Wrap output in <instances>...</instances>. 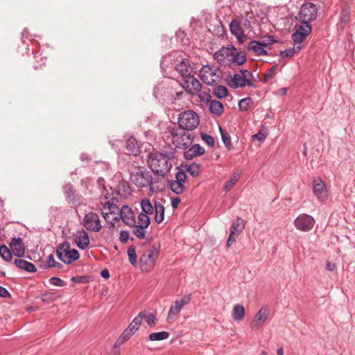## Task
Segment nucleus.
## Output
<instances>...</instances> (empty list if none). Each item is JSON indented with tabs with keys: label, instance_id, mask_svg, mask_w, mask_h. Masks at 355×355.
<instances>
[{
	"label": "nucleus",
	"instance_id": "obj_1",
	"mask_svg": "<svg viewBox=\"0 0 355 355\" xmlns=\"http://www.w3.org/2000/svg\"><path fill=\"white\" fill-rule=\"evenodd\" d=\"M175 158V149L164 146L161 152L148 154V166L156 175L164 178L171 169V162Z\"/></svg>",
	"mask_w": 355,
	"mask_h": 355
},
{
	"label": "nucleus",
	"instance_id": "obj_2",
	"mask_svg": "<svg viewBox=\"0 0 355 355\" xmlns=\"http://www.w3.org/2000/svg\"><path fill=\"white\" fill-rule=\"evenodd\" d=\"M201 80L207 85L215 86L214 94L222 99V70L211 65H204L200 71Z\"/></svg>",
	"mask_w": 355,
	"mask_h": 355
},
{
	"label": "nucleus",
	"instance_id": "obj_3",
	"mask_svg": "<svg viewBox=\"0 0 355 355\" xmlns=\"http://www.w3.org/2000/svg\"><path fill=\"white\" fill-rule=\"evenodd\" d=\"M130 180L138 188L147 187L153 183L151 173L145 167L138 165H131L130 168Z\"/></svg>",
	"mask_w": 355,
	"mask_h": 355
},
{
	"label": "nucleus",
	"instance_id": "obj_4",
	"mask_svg": "<svg viewBox=\"0 0 355 355\" xmlns=\"http://www.w3.org/2000/svg\"><path fill=\"white\" fill-rule=\"evenodd\" d=\"M168 131L172 137V142L178 148L186 149L194 139V135L191 131H187L176 126H170Z\"/></svg>",
	"mask_w": 355,
	"mask_h": 355
},
{
	"label": "nucleus",
	"instance_id": "obj_5",
	"mask_svg": "<svg viewBox=\"0 0 355 355\" xmlns=\"http://www.w3.org/2000/svg\"><path fill=\"white\" fill-rule=\"evenodd\" d=\"M178 128L187 131H192L200 124L199 116L191 110L183 111L178 115Z\"/></svg>",
	"mask_w": 355,
	"mask_h": 355
},
{
	"label": "nucleus",
	"instance_id": "obj_6",
	"mask_svg": "<svg viewBox=\"0 0 355 355\" xmlns=\"http://www.w3.org/2000/svg\"><path fill=\"white\" fill-rule=\"evenodd\" d=\"M58 258L64 263L69 264L78 259L79 252L76 249H71L68 242L60 244L56 249Z\"/></svg>",
	"mask_w": 355,
	"mask_h": 355
},
{
	"label": "nucleus",
	"instance_id": "obj_7",
	"mask_svg": "<svg viewBox=\"0 0 355 355\" xmlns=\"http://www.w3.org/2000/svg\"><path fill=\"white\" fill-rule=\"evenodd\" d=\"M225 49V59L228 63L227 65L231 67L232 64H236V65H242L247 60V56L245 53L238 51L237 49L230 45L227 47H223V51Z\"/></svg>",
	"mask_w": 355,
	"mask_h": 355
},
{
	"label": "nucleus",
	"instance_id": "obj_8",
	"mask_svg": "<svg viewBox=\"0 0 355 355\" xmlns=\"http://www.w3.org/2000/svg\"><path fill=\"white\" fill-rule=\"evenodd\" d=\"M318 15V8L316 6L310 2L304 3L300 10L299 19L301 22L310 23L316 19Z\"/></svg>",
	"mask_w": 355,
	"mask_h": 355
},
{
	"label": "nucleus",
	"instance_id": "obj_9",
	"mask_svg": "<svg viewBox=\"0 0 355 355\" xmlns=\"http://www.w3.org/2000/svg\"><path fill=\"white\" fill-rule=\"evenodd\" d=\"M158 252L154 247L146 250L141 256L139 264L143 271H148L153 266L157 257Z\"/></svg>",
	"mask_w": 355,
	"mask_h": 355
},
{
	"label": "nucleus",
	"instance_id": "obj_10",
	"mask_svg": "<svg viewBox=\"0 0 355 355\" xmlns=\"http://www.w3.org/2000/svg\"><path fill=\"white\" fill-rule=\"evenodd\" d=\"M65 199L72 207H79L82 204V197L76 192V190L71 183H67L63 187Z\"/></svg>",
	"mask_w": 355,
	"mask_h": 355
},
{
	"label": "nucleus",
	"instance_id": "obj_11",
	"mask_svg": "<svg viewBox=\"0 0 355 355\" xmlns=\"http://www.w3.org/2000/svg\"><path fill=\"white\" fill-rule=\"evenodd\" d=\"M83 220L84 227L89 231L98 232L102 228L100 218L94 212L85 214Z\"/></svg>",
	"mask_w": 355,
	"mask_h": 355
},
{
	"label": "nucleus",
	"instance_id": "obj_12",
	"mask_svg": "<svg viewBox=\"0 0 355 355\" xmlns=\"http://www.w3.org/2000/svg\"><path fill=\"white\" fill-rule=\"evenodd\" d=\"M187 178V176L184 171H179L175 173V180L169 181L168 185L173 193L180 195L185 189L184 183Z\"/></svg>",
	"mask_w": 355,
	"mask_h": 355
},
{
	"label": "nucleus",
	"instance_id": "obj_13",
	"mask_svg": "<svg viewBox=\"0 0 355 355\" xmlns=\"http://www.w3.org/2000/svg\"><path fill=\"white\" fill-rule=\"evenodd\" d=\"M270 308L268 306L261 307L252 320L250 324L251 329L254 331L261 329L268 320Z\"/></svg>",
	"mask_w": 355,
	"mask_h": 355
},
{
	"label": "nucleus",
	"instance_id": "obj_14",
	"mask_svg": "<svg viewBox=\"0 0 355 355\" xmlns=\"http://www.w3.org/2000/svg\"><path fill=\"white\" fill-rule=\"evenodd\" d=\"M245 223L242 218L237 217L232 223L230 229V235L227 241V247H230L236 239L242 232Z\"/></svg>",
	"mask_w": 355,
	"mask_h": 355
},
{
	"label": "nucleus",
	"instance_id": "obj_15",
	"mask_svg": "<svg viewBox=\"0 0 355 355\" xmlns=\"http://www.w3.org/2000/svg\"><path fill=\"white\" fill-rule=\"evenodd\" d=\"M315 224L314 218L310 215L302 214L294 220L295 227L302 232L310 231Z\"/></svg>",
	"mask_w": 355,
	"mask_h": 355
},
{
	"label": "nucleus",
	"instance_id": "obj_16",
	"mask_svg": "<svg viewBox=\"0 0 355 355\" xmlns=\"http://www.w3.org/2000/svg\"><path fill=\"white\" fill-rule=\"evenodd\" d=\"M182 87L190 94H196L200 92L201 89V83L194 77V74L183 80Z\"/></svg>",
	"mask_w": 355,
	"mask_h": 355
},
{
	"label": "nucleus",
	"instance_id": "obj_17",
	"mask_svg": "<svg viewBox=\"0 0 355 355\" xmlns=\"http://www.w3.org/2000/svg\"><path fill=\"white\" fill-rule=\"evenodd\" d=\"M175 71L181 76L183 80L195 74L193 67L189 60H182L175 65Z\"/></svg>",
	"mask_w": 355,
	"mask_h": 355
},
{
	"label": "nucleus",
	"instance_id": "obj_18",
	"mask_svg": "<svg viewBox=\"0 0 355 355\" xmlns=\"http://www.w3.org/2000/svg\"><path fill=\"white\" fill-rule=\"evenodd\" d=\"M230 30L231 33L236 37L240 44L244 43L246 40V35L241 27V24L236 19H233L230 23Z\"/></svg>",
	"mask_w": 355,
	"mask_h": 355
},
{
	"label": "nucleus",
	"instance_id": "obj_19",
	"mask_svg": "<svg viewBox=\"0 0 355 355\" xmlns=\"http://www.w3.org/2000/svg\"><path fill=\"white\" fill-rule=\"evenodd\" d=\"M120 218L128 226L135 225L136 219L131 208L127 205H123L120 210Z\"/></svg>",
	"mask_w": 355,
	"mask_h": 355
},
{
	"label": "nucleus",
	"instance_id": "obj_20",
	"mask_svg": "<svg viewBox=\"0 0 355 355\" xmlns=\"http://www.w3.org/2000/svg\"><path fill=\"white\" fill-rule=\"evenodd\" d=\"M74 237L75 242L80 249L85 250L89 245V234L84 230L78 231L74 235Z\"/></svg>",
	"mask_w": 355,
	"mask_h": 355
},
{
	"label": "nucleus",
	"instance_id": "obj_21",
	"mask_svg": "<svg viewBox=\"0 0 355 355\" xmlns=\"http://www.w3.org/2000/svg\"><path fill=\"white\" fill-rule=\"evenodd\" d=\"M313 190L318 199L325 198L327 196V189L324 183L320 178L313 180Z\"/></svg>",
	"mask_w": 355,
	"mask_h": 355
},
{
	"label": "nucleus",
	"instance_id": "obj_22",
	"mask_svg": "<svg viewBox=\"0 0 355 355\" xmlns=\"http://www.w3.org/2000/svg\"><path fill=\"white\" fill-rule=\"evenodd\" d=\"M10 247L15 256L21 257L24 254L25 248L21 238H13L10 243Z\"/></svg>",
	"mask_w": 355,
	"mask_h": 355
},
{
	"label": "nucleus",
	"instance_id": "obj_23",
	"mask_svg": "<svg viewBox=\"0 0 355 355\" xmlns=\"http://www.w3.org/2000/svg\"><path fill=\"white\" fill-rule=\"evenodd\" d=\"M350 21L351 10L348 6L345 5L342 7L338 26L341 28H344L347 25L349 24Z\"/></svg>",
	"mask_w": 355,
	"mask_h": 355
},
{
	"label": "nucleus",
	"instance_id": "obj_24",
	"mask_svg": "<svg viewBox=\"0 0 355 355\" xmlns=\"http://www.w3.org/2000/svg\"><path fill=\"white\" fill-rule=\"evenodd\" d=\"M205 153V149L200 144H194L184 153V157L191 160L193 157L200 156Z\"/></svg>",
	"mask_w": 355,
	"mask_h": 355
},
{
	"label": "nucleus",
	"instance_id": "obj_25",
	"mask_svg": "<svg viewBox=\"0 0 355 355\" xmlns=\"http://www.w3.org/2000/svg\"><path fill=\"white\" fill-rule=\"evenodd\" d=\"M139 148V144L135 138L130 137L125 141L126 154L137 156L140 152Z\"/></svg>",
	"mask_w": 355,
	"mask_h": 355
},
{
	"label": "nucleus",
	"instance_id": "obj_26",
	"mask_svg": "<svg viewBox=\"0 0 355 355\" xmlns=\"http://www.w3.org/2000/svg\"><path fill=\"white\" fill-rule=\"evenodd\" d=\"M267 46V44L258 41H251L248 44V50L252 51L260 55H266L267 51L264 49Z\"/></svg>",
	"mask_w": 355,
	"mask_h": 355
},
{
	"label": "nucleus",
	"instance_id": "obj_27",
	"mask_svg": "<svg viewBox=\"0 0 355 355\" xmlns=\"http://www.w3.org/2000/svg\"><path fill=\"white\" fill-rule=\"evenodd\" d=\"M228 85L230 87L236 89L238 87H244L245 85H248L247 82L245 80L242 74L235 73L230 79L228 80Z\"/></svg>",
	"mask_w": 355,
	"mask_h": 355
},
{
	"label": "nucleus",
	"instance_id": "obj_28",
	"mask_svg": "<svg viewBox=\"0 0 355 355\" xmlns=\"http://www.w3.org/2000/svg\"><path fill=\"white\" fill-rule=\"evenodd\" d=\"M117 210L118 207L116 206V205L110 201H107L103 205V207L101 209V214L104 219L107 221L109 218V215L115 214Z\"/></svg>",
	"mask_w": 355,
	"mask_h": 355
},
{
	"label": "nucleus",
	"instance_id": "obj_29",
	"mask_svg": "<svg viewBox=\"0 0 355 355\" xmlns=\"http://www.w3.org/2000/svg\"><path fill=\"white\" fill-rule=\"evenodd\" d=\"M182 307L183 306L177 300L175 301L174 304L171 306L168 311L167 318V322L168 323H172L174 321L180 314Z\"/></svg>",
	"mask_w": 355,
	"mask_h": 355
},
{
	"label": "nucleus",
	"instance_id": "obj_30",
	"mask_svg": "<svg viewBox=\"0 0 355 355\" xmlns=\"http://www.w3.org/2000/svg\"><path fill=\"white\" fill-rule=\"evenodd\" d=\"M15 264L17 268L27 272H34L37 270L33 263L21 259H16L15 260Z\"/></svg>",
	"mask_w": 355,
	"mask_h": 355
},
{
	"label": "nucleus",
	"instance_id": "obj_31",
	"mask_svg": "<svg viewBox=\"0 0 355 355\" xmlns=\"http://www.w3.org/2000/svg\"><path fill=\"white\" fill-rule=\"evenodd\" d=\"M155 220L157 223H160L164 218V207L159 202H155Z\"/></svg>",
	"mask_w": 355,
	"mask_h": 355
},
{
	"label": "nucleus",
	"instance_id": "obj_32",
	"mask_svg": "<svg viewBox=\"0 0 355 355\" xmlns=\"http://www.w3.org/2000/svg\"><path fill=\"white\" fill-rule=\"evenodd\" d=\"M245 311L243 306L241 304L234 305L232 311V318L235 321H241L245 317Z\"/></svg>",
	"mask_w": 355,
	"mask_h": 355
},
{
	"label": "nucleus",
	"instance_id": "obj_33",
	"mask_svg": "<svg viewBox=\"0 0 355 355\" xmlns=\"http://www.w3.org/2000/svg\"><path fill=\"white\" fill-rule=\"evenodd\" d=\"M209 111L211 113L220 116L222 114V103L218 101H211L209 102Z\"/></svg>",
	"mask_w": 355,
	"mask_h": 355
},
{
	"label": "nucleus",
	"instance_id": "obj_34",
	"mask_svg": "<svg viewBox=\"0 0 355 355\" xmlns=\"http://www.w3.org/2000/svg\"><path fill=\"white\" fill-rule=\"evenodd\" d=\"M141 207L142 211L141 213H144L146 215L152 214L155 209V206L153 207L150 203V200L147 198L142 199L141 201Z\"/></svg>",
	"mask_w": 355,
	"mask_h": 355
},
{
	"label": "nucleus",
	"instance_id": "obj_35",
	"mask_svg": "<svg viewBox=\"0 0 355 355\" xmlns=\"http://www.w3.org/2000/svg\"><path fill=\"white\" fill-rule=\"evenodd\" d=\"M240 173L237 172H234L232 174L230 179L225 183V185L223 187V190L228 191H230L234 185L238 182L240 178Z\"/></svg>",
	"mask_w": 355,
	"mask_h": 355
},
{
	"label": "nucleus",
	"instance_id": "obj_36",
	"mask_svg": "<svg viewBox=\"0 0 355 355\" xmlns=\"http://www.w3.org/2000/svg\"><path fill=\"white\" fill-rule=\"evenodd\" d=\"M306 38V36H304L302 33H299L297 32H295L292 35V39L294 42V49H295L297 51H300L302 49V43Z\"/></svg>",
	"mask_w": 355,
	"mask_h": 355
},
{
	"label": "nucleus",
	"instance_id": "obj_37",
	"mask_svg": "<svg viewBox=\"0 0 355 355\" xmlns=\"http://www.w3.org/2000/svg\"><path fill=\"white\" fill-rule=\"evenodd\" d=\"M169 337V333L167 331H160L152 333L149 335V340L150 341H159L166 340Z\"/></svg>",
	"mask_w": 355,
	"mask_h": 355
},
{
	"label": "nucleus",
	"instance_id": "obj_38",
	"mask_svg": "<svg viewBox=\"0 0 355 355\" xmlns=\"http://www.w3.org/2000/svg\"><path fill=\"white\" fill-rule=\"evenodd\" d=\"M299 26L296 25V32L303 34L304 36L309 35L311 32V26L310 23L301 22Z\"/></svg>",
	"mask_w": 355,
	"mask_h": 355
},
{
	"label": "nucleus",
	"instance_id": "obj_39",
	"mask_svg": "<svg viewBox=\"0 0 355 355\" xmlns=\"http://www.w3.org/2000/svg\"><path fill=\"white\" fill-rule=\"evenodd\" d=\"M131 227H134L132 232L137 238L139 239H143L145 238L146 233V229L147 227L137 225L136 223L135 225H132Z\"/></svg>",
	"mask_w": 355,
	"mask_h": 355
},
{
	"label": "nucleus",
	"instance_id": "obj_40",
	"mask_svg": "<svg viewBox=\"0 0 355 355\" xmlns=\"http://www.w3.org/2000/svg\"><path fill=\"white\" fill-rule=\"evenodd\" d=\"M0 255L6 261H10L12 258L10 250L6 245H0Z\"/></svg>",
	"mask_w": 355,
	"mask_h": 355
},
{
	"label": "nucleus",
	"instance_id": "obj_41",
	"mask_svg": "<svg viewBox=\"0 0 355 355\" xmlns=\"http://www.w3.org/2000/svg\"><path fill=\"white\" fill-rule=\"evenodd\" d=\"M185 169L193 177H197L200 173V165L195 163L186 165Z\"/></svg>",
	"mask_w": 355,
	"mask_h": 355
},
{
	"label": "nucleus",
	"instance_id": "obj_42",
	"mask_svg": "<svg viewBox=\"0 0 355 355\" xmlns=\"http://www.w3.org/2000/svg\"><path fill=\"white\" fill-rule=\"evenodd\" d=\"M240 74H242L243 77L244 78L245 80L247 82L248 85L250 87H255V85L254 82L252 80V74L251 72L248 71L247 69H241L240 70Z\"/></svg>",
	"mask_w": 355,
	"mask_h": 355
},
{
	"label": "nucleus",
	"instance_id": "obj_43",
	"mask_svg": "<svg viewBox=\"0 0 355 355\" xmlns=\"http://www.w3.org/2000/svg\"><path fill=\"white\" fill-rule=\"evenodd\" d=\"M137 330H138V329L130 323L129 324V326L123 331V332L121 334V335L123 336V337L125 339H127L128 340L130 338V337Z\"/></svg>",
	"mask_w": 355,
	"mask_h": 355
},
{
	"label": "nucleus",
	"instance_id": "obj_44",
	"mask_svg": "<svg viewBox=\"0 0 355 355\" xmlns=\"http://www.w3.org/2000/svg\"><path fill=\"white\" fill-rule=\"evenodd\" d=\"M252 103V100L251 98H244L239 101V108L242 112L246 111Z\"/></svg>",
	"mask_w": 355,
	"mask_h": 355
},
{
	"label": "nucleus",
	"instance_id": "obj_45",
	"mask_svg": "<svg viewBox=\"0 0 355 355\" xmlns=\"http://www.w3.org/2000/svg\"><path fill=\"white\" fill-rule=\"evenodd\" d=\"M150 223V217L144 213H140L138 216V225L148 227Z\"/></svg>",
	"mask_w": 355,
	"mask_h": 355
},
{
	"label": "nucleus",
	"instance_id": "obj_46",
	"mask_svg": "<svg viewBox=\"0 0 355 355\" xmlns=\"http://www.w3.org/2000/svg\"><path fill=\"white\" fill-rule=\"evenodd\" d=\"M128 256L130 263L132 266H135L137 264V254L135 251V248L134 246H131L128 249Z\"/></svg>",
	"mask_w": 355,
	"mask_h": 355
},
{
	"label": "nucleus",
	"instance_id": "obj_47",
	"mask_svg": "<svg viewBox=\"0 0 355 355\" xmlns=\"http://www.w3.org/2000/svg\"><path fill=\"white\" fill-rule=\"evenodd\" d=\"M223 144L225 146L228 150L233 149V144L231 141L230 136L225 130H223Z\"/></svg>",
	"mask_w": 355,
	"mask_h": 355
},
{
	"label": "nucleus",
	"instance_id": "obj_48",
	"mask_svg": "<svg viewBox=\"0 0 355 355\" xmlns=\"http://www.w3.org/2000/svg\"><path fill=\"white\" fill-rule=\"evenodd\" d=\"M277 65L275 64L271 68H270L267 73L264 75V82H268L275 75V71L277 69Z\"/></svg>",
	"mask_w": 355,
	"mask_h": 355
},
{
	"label": "nucleus",
	"instance_id": "obj_49",
	"mask_svg": "<svg viewBox=\"0 0 355 355\" xmlns=\"http://www.w3.org/2000/svg\"><path fill=\"white\" fill-rule=\"evenodd\" d=\"M267 131L266 130L261 129L257 134L252 136L253 139H257L259 141H263L267 137Z\"/></svg>",
	"mask_w": 355,
	"mask_h": 355
},
{
	"label": "nucleus",
	"instance_id": "obj_50",
	"mask_svg": "<svg viewBox=\"0 0 355 355\" xmlns=\"http://www.w3.org/2000/svg\"><path fill=\"white\" fill-rule=\"evenodd\" d=\"M198 95V98H200V101L201 103H209L211 101V95L206 92H200L197 93Z\"/></svg>",
	"mask_w": 355,
	"mask_h": 355
},
{
	"label": "nucleus",
	"instance_id": "obj_51",
	"mask_svg": "<svg viewBox=\"0 0 355 355\" xmlns=\"http://www.w3.org/2000/svg\"><path fill=\"white\" fill-rule=\"evenodd\" d=\"M144 318L149 326H154L156 324L157 318L153 313H145Z\"/></svg>",
	"mask_w": 355,
	"mask_h": 355
},
{
	"label": "nucleus",
	"instance_id": "obj_52",
	"mask_svg": "<svg viewBox=\"0 0 355 355\" xmlns=\"http://www.w3.org/2000/svg\"><path fill=\"white\" fill-rule=\"evenodd\" d=\"M46 267L48 268H53V267H57L60 268L61 266V264L58 262H56L55 261L54 257L53 254H50L48 256V259L46 261Z\"/></svg>",
	"mask_w": 355,
	"mask_h": 355
},
{
	"label": "nucleus",
	"instance_id": "obj_53",
	"mask_svg": "<svg viewBox=\"0 0 355 355\" xmlns=\"http://www.w3.org/2000/svg\"><path fill=\"white\" fill-rule=\"evenodd\" d=\"M144 316H145V313L142 311L140 312L138 314V315L133 319L131 324L136 327L137 329H139L140 324H141V321L142 319L144 318Z\"/></svg>",
	"mask_w": 355,
	"mask_h": 355
},
{
	"label": "nucleus",
	"instance_id": "obj_54",
	"mask_svg": "<svg viewBox=\"0 0 355 355\" xmlns=\"http://www.w3.org/2000/svg\"><path fill=\"white\" fill-rule=\"evenodd\" d=\"M49 283L51 285L55 286H65V282L61 279L59 277H53L49 279Z\"/></svg>",
	"mask_w": 355,
	"mask_h": 355
},
{
	"label": "nucleus",
	"instance_id": "obj_55",
	"mask_svg": "<svg viewBox=\"0 0 355 355\" xmlns=\"http://www.w3.org/2000/svg\"><path fill=\"white\" fill-rule=\"evenodd\" d=\"M201 139L210 147H211L214 145V138L209 135H207L205 133H202Z\"/></svg>",
	"mask_w": 355,
	"mask_h": 355
},
{
	"label": "nucleus",
	"instance_id": "obj_56",
	"mask_svg": "<svg viewBox=\"0 0 355 355\" xmlns=\"http://www.w3.org/2000/svg\"><path fill=\"white\" fill-rule=\"evenodd\" d=\"M295 51L297 50L294 48L293 49H286L284 51H282L279 55L282 58H291L294 55Z\"/></svg>",
	"mask_w": 355,
	"mask_h": 355
},
{
	"label": "nucleus",
	"instance_id": "obj_57",
	"mask_svg": "<svg viewBox=\"0 0 355 355\" xmlns=\"http://www.w3.org/2000/svg\"><path fill=\"white\" fill-rule=\"evenodd\" d=\"M129 232L128 231H121L119 234V240L121 243H125L129 239Z\"/></svg>",
	"mask_w": 355,
	"mask_h": 355
},
{
	"label": "nucleus",
	"instance_id": "obj_58",
	"mask_svg": "<svg viewBox=\"0 0 355 355\" xmlns=\"http://www.w3.org/2000/svg\"><path fill=\"white\" fill-rule=\"evenodd\" d=\"M182 306L189 303L191 300V295H185L180 300H176Z\"/></svg>",
	"mask_w": 355,
	"mask_h": 355
},
{
	"label": "nucleus",
	"instance_id": "obj_59",
	"mask_svg": "<svg viewBox=\"0 0 355 355\" xmlns=\"http://www.w3.org/2000/svg\"><path fill=\"white\" fill-rule=\"evenodd\" d=\"M128 340L127 339H125L123 336L121 334V336H119V338L115 341L114 344V349H117L118 347H119L123 343H125V341H127Z\"/></svg>",
	"mask_w": 355,
	"mask_h": 355
},
{
	"label": "nucleus",
	"instance_id": "obj_60",
	"mask_svg": "<svg viewBox=\"0 0 355 355\" xmlns=\"http://www.w3.org/2000/svg\"><path fill=\"white\" fill-rule=\"evenodd\" d=\"M10 296V294L8 292V291L6 288H5L4 287L0 286V297L6 298V297H9Z\"/></svg>",
	"mask_w": 355,
	"mask_h": 355
},
{
	"label": "nucleus",
	"instance_id": "obj_61",
	"mask_svg": "<svg viewBox=\"0 0 355 355\" xmlns=\"http://www.w3.org/2000/svg\"><path fill=\"white\" fill-rule=\"evenodd\" d=\"M181 200L178 197L172 198H171V205L173 208L175 209L178 207L179 203L180 202Z\"/></svg>",
	"mask_w": 355,
	"mask_h": 355
},
{
	"label": "nucleus",
	"instance_id": "obj_62",
	"mask_svg": "<svg viewBox=\"0 0 355 355\" xmlns=\"http://www.w3.org/2000/svg\"><path fill=\"white\" fill-rule=\"evenodd\" d=\"M336 264L330 261L326 263V269L329 271H334L336 269Z\"/></svg>",
	"mask_w": 355,
	"mask_h": 355
},
{
	"label": "nucleus",
	"instance_id": "obj_63",
	"mask_svg": "<svg viewBox=\"0 0 355 355\" xmlns=\"http://www.w3.org/2000/svg\"><path fill=\"white\" fill-rule=\"evenodd\" d=\"M101 275L103 278H105V279H107L110 277V272H109L108 270H107V269L103 270L101 272Z\"/></svg>",
	"mask_w": 355,
	"mask_h": 355
},
{
	"label": "nucleus",
	"instance_id": "obj_64",
	"mask_svg": "<svg viewBox=\"0 0 355 355\" xmlns=\"http://www.w3.org/2000/svg\"><path fill=\"white\" fill-rule=\"evenodd\" d=\"M83 277H73L72 278V281L76 283H80L83 282Z\"/></svg>",
	"mask_w": 355,
	"mask_h": 355
}]
</instances>
